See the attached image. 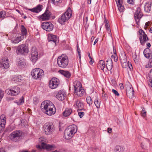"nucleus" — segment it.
Listing matches in <instances>:
<instances>
[{
  "label": "nucleus",
  "instance_id": "60",
  "mask_svg": "<svg viewBox=\"0 0 152 152\" xmlns=\"http://www.w3.org/2000/svg\"><path fill=\"white\" fill-rule=\"evenodd\" d=\"M139 33L141 34V35H142V34L143 33V34H145V32L142 30L140 29L139 31Z\"/></svg>",
  "mask_w": 152,
  "mask_h": 152
},
{
  "label": "nucleus",
  "instance_id": "43",
  "mask_svg": "<svg viewBox=\"0 0 152 152\" xmlns=\"http://www.w3.org/2000/svg\"><path fill=\"white\" fill-rule=\"evenodd\" d=\"M86 101L87 103L90 106L92 103V100L90 96H87L86 98Z\"/></svg>",
  "mask_w": 152,
  "mask_h": 152
},
{
  "label": "nucleus",
  "instance_id": "23",
  "mask_svg": "<svg viewBox=\"0 0 152 152\" xmlns=\"http://www.w3.org/2000/svg\"><path fill=\"white\" fill-rule=\"evenodd\" d=\"M120 60L121 63H125L127 61V57L125 53L124 52H122L120 56Z\"/></svg>",
  "mask_w": 152,
  "mask_h": 152
},
{
  "label": "nucleus",
  "instance_id": "7",
  "mask_svg": "<svg viewBox=\"0 0 152 152\" xmlns=\"http://www.w3.org/2000/svg\"><path fill=\"white\" fill-rule=\"evenodd\" d=\"M22 132L20 130H16L12 132L9 135L10 138L12 141H18L21 137Z\"/></svg>",
  "mask_w": 152,
  "mask_h": 152
},
{
  "label": "nucleus",
  "instance_id": "24",
  "mask_svg": "<svg viewBox=\"0 0 152 152\" xmlns=\"http://www.w3.org/2000/svg\"><path fill=\"white\" fill-rule=\"evenodd\" d=\"M76 106L78 108V110L85 111V110L83 108V103L80 101L77 100L75 102Z\"/></svg>",
  "mask_w": 152,
  "mask_h": 152
},
{
  "label": "nucleus",
  "instance_id": "26",
  "mask_svg": "<svg viewBox=\"0 0 152 152\" xmlns=\"http://www.w3.org/2000/svg\"><path fill=\"white\" fill-rule=\"evenodd\" d=\"M73 85L74 91L79 90L80 89L82 88L81 83L78 81H76L74 82L73 83Z\"/></svg>",
  "mask_w": 152,
  "mask_h": 152
},
{
  "label": "nucleus",
  "instance_id": "55",
  "mask_svg": "<svg viewBox=\"0 0 152 152\" xmlns=\"http://www.w3.org/2000/svg\"><path fill=\"white\" fill-rule=\"evenodd\" d=\"M80 50L79 48H78V47H77V51L78 53V54L79 57L80 58H81V53L80 52Z\"/></svg>",
  "mask_w": 152,
  "mask_h": 152
},
{
  "label": "nucleus",
  "instance_id": "57",
  "mask_svg": "<svg viewBox=\"0 0 152 152\" xmlns=\"http://www.w3.org/2000/svg\"><path fill=\"white\" fill-rule=\"evenodd\" d=\"M148 85L150 86H151L152 88V79H150L149 80Z\"/></svg>",
  "mask_w": 152,
  "mask_h": 152
},
{
  "label": "nucleus",
  "instance_id": "25",
  "mask_svg": "<svg viewBox=\"0 0 152 152\" xmlns=\"http://www.w3.org/2000/svg\"><path fill=\"white\" fill-rule=\"evenodd\" d=\"M118 10L120 12L124 11V6L122 5V1L121 0H115Z\"/></svg>",
  "mask_w": 152,
  "mask_h": 152
},
{
  "label": "nucleus",
  "instance_id": "22",
  "mask_svg": "<svg viewBox=\"0 0 152 152\" xmlns=\"http://www.w3.org/2000/svg\"><path fill=\"white\" fill-rule=\"evenodd\" d=\"M106 66L109 71L111 70L113 68V61L111 59L109 58L106 61Z\"/></svg>",
  "mask_w": 152,
  "mask_h": 152
},
{
  "label": "nucleus",
  "instance_id": "20",
  "mask_svg": "<svg viewBox=\"0 0 152 152\" xmlns=\"http://www.w3.org/2000/svg\"><path fill=\"white\" fill-rule=\"evenodd\" d=\"M139 39L140 43L142 45H144L145 42L149 40V39L145 34H143L142 36L141 35L139 37Z\"/></svg>",
  "mask_w": 152,
  "mask_h": 152
},
{
  "label": "nucleus",
  "instance_id": "1",
  "mask_svg": "<svg viewBox=\"0 0 152 152\" xmlns=\"http://www.w3.org/2000/svg\"><path fill=\"white\" fill-rule=\"evenodd\" d=\"M41 108L42 111L50 116L54 114L56 111L54 105L48 100L42 102Z\"/></svg>",
  "mask_w": 152,
  "mask_h": 152
},
{
  "label": "nucleus",
  "instance_id": "6",
  "mask_svg": "<svg viewBox=\"0 0 152 152\" xmlns=\"http://www.w3.org/2000/svg\"><path fill=\"white\" fill-rule=\"evenodd\" d=\"M32 77L34 79L41 78L44 75L43 71L39 68H36L32 70L31 73Z\"/></svg>",
  "mask_w": 152,
  "mask_h": 152
},
{
  "label": "nucleus",
  "instance_id": "61",
  "mask_svg": "<svg viewBox=\"0 0 152 152\" xmlns=\"http://www.w3.org/2000/svg\"><path fill=\"white\" fill-rule=\"evenodd\" d=\"M112 129L111 128H108L107 132L108 133H110L112 132Z\"/></svg>",
  "mask_w": 152,
  "mask_h": 152
},
{
  "label": "nucleus",
  "instance_id": "56",
  "mask_svg": "<svg viewBox=\"0 0 152 152\" xmlns=\"http://www.w3.org/2000/svg\"><path fill=\"white\" fill-rule=\"evenodd\" d=\"M119 86L121 89L122 90L124 89V86L123 85V84L121 83H120L119 84Z\"/></svg>",
  "mask_w": 152,
  "mask_h": 152
},
{
  "label": "nucleus",
  "instance_id": "5",
  "mask_svg": "<svg viewBox=\"0 0 152 152\" xmlns=\"http://www.w3.org/2000/svg\"><path fill=\"white\" fill-rule=\"evenodd\" d=\"M43 130L45 134L50 135L52 134L54 132L55 128L52 123H46L43 126Z\"/></svg>",
  "mask_w": 152,
  "mask_h": 152
},
{
  "label": "nucleus",
  "instance_id": "42",
  "mask_svg": "<svg viewBox=\"0 0 152 152\" xmlns=\"http://www.w3.org/2000/svg\"><path fill=\"white\" fill-rule=\"evenodd\" d=\"M21 31L23 35H26L27 34V31L26 29L23 25H22L21 26Z\"/></svg>",
  "mask_w": 152,
  "mask_h": 152
},
{
  "label": "nucleus",
  "instance_id": "27",
  "mask_svg": "<svg viewBox=\"0 0 152 152\" xmlns=\"http://www.w3.org/2000/svg\"><path fill=\"white\" fill-rule=\"evenodd\" d=\"M114 152H125V148L121 146L116 145L114 148Z\"/></svg>",
  "mask_w": 152,
  "mask_h": 152
},
{
  "label": "nucleus",
  "instance_id": "50",
  "mask_svg": "<svg viewBox=\"0 0 152 152\" xmlns=\"http://www.w3.org/2000/svg\"><path fill=\"white\" fill-rule=\"evenodd\" d=\"M112 92H113V93L115 94V96H119V94L118 93V92L116 90L114 89H113L112 90Z\"/></svg>",
  "mask_w": 152,
  "mask_h": 152
},
{
  "label": "nucleus",
  "instance_id": "54",
  "mask_svg": "<svg viewBox=\"0 0 152 152\" xmlns=\"http://www.w3.org/2000/svg\"><path fill=\"white\" fill-rule=\"evenodd\" d=\"M20 41L19 40V38L18 37L13 41V43H17L19 42Z\"/></svg>",
  "mask_w": 152,
  "mask_h": 152
},
{
  "label": "nucleus",
  "instance_id": "46",
  "mask_svg": "<svg viewBox=\"0 0 152 152\" xmlns=\"http://www.w3.org/2000/svg\"><path fill=\"white\" fill-rule=\"evenodd\" d=\"M145 67L146 68H151L152 67V61H149L147 64L146 65Z\"/></svg>",
  "mask_w": 152,
  "mask_h": 152
},
{
  "label": "nucleus",
  "instance_id": "38",
  "mask_svg": "<svg viewBox=\"0 0 152 152\" xmlns=\"http://www.w3.org/2000/svg\"><path fill=\"white\" fill-rule=\"evenodd\" d=\"M113 48V53L114 54L111 56L112 58H113L114 61L115 62H117L118 60V57L117 54L116 53V50H115V49Z\"/></svg>",
  "mask_w": 152,
  "mask_h": 152
},
{
  "label": "nucleus",
  "instance_id": "12",
  "mask_svg": "<svg viewBox=\"0 0 152 152\" xmlns=\"http://www.w3.org/2000/svg\"><path fill=\"white\" fill-rule=\"evenodd\" d=\"M41 27L44 30L47 31H50L53 28V25L50 22H45L42 23Z\"/></svg>",
  "mask_w": 152,
  "mask_h": 152
},
{
  "label": "nucleus",
  "instance_id": "36",
  "mask_svg": "<svg viewBox=\"0 0 152 152\" xmlns=\"http://www.w3.org/2000/svg\"><path fill=\"white\" fill-rule=\"evenodd\" d=\"M134 61L136 64H138L140 60V57L139 55H137L135 53L132 56Z\"/></svg>",
  "mask_w": 152,
  "mask_h": 152
},
{
  "label": "nucleus",
  "instance_id": "15",
  "mask_svg": "<svg viewBox=\"0 0 152 152\" xmlns=\"http://www.w3.org/2000/svg\"><path fill=\"white\" fill-rule=\"evenodd\" d=\"M66 96L65 92L63 90H60L56 94V97L58 100L62 101L65 99Z\"/></svg>",
  "mask_w": 152,
  "mask_h": 152
},
{
  "label": "nucleus",
  "instance_id": "35",
  "mask_svg": "<svg viewBox=\"0 0 152 152\" xmlns=\"http://www.w3.org/2000/svg\"><path fill=\"white\" fill-rule=\"evenodd\" d=\"M105 66V62L104 61L101 60L99 61L98 66L99 69L103 70Z\"/></svg>",
  "mask_w": 152,
  "mask_h": 152
},
{
  "label": "nucleus",
  "instance_id": "8",
  "mask_svg": "<svg viewBox=\"0 0 152 152\" xmlns=\"http://www.w3.org/2000/svg\"><path fill=\"white\" fill-rule=\"evenodd\" d=\"M38 53L37 49L35 47H33L31 50V54L29 56L30 60L35 63L38 59Z\"/></svg>",
  "mask_w": 152,
  "mask_h": 152
},
{
  "label": "nucleus",
  "instance_id": "51",
  "mask_svg": "<svg viewBox=\"0 0 152 152\" xmlns=\"http://www.w3.org/2000/svg\"><path fill=\"white\" fill-rule=\"evenodd\" d=\"M15 126L14 124H11L9 126V129H10V130L11 131L15 129Z\"/></svg>",
  "mask_w": 152,
  "mask_h": 152
},
{
  "label": "nucleus",
  "instance_id": "31",
  "mask_svg": "<svg viewBox=\"0 0 152 152\" xmlns=\"http://www.w3.org/2000/svg\"><path fill=\"white\" fill-rule=\"evenodd\" d=\"M17 65L21 68L24 67L25 65L24 60L22 58H19L18 61Z\"/></svg>",
  "mask_w": 152,
  "mask_h": 152
},
{
  "label": "nucleus",
  "instance_id": "2",
  "mask_svg": "<svg viewBox=\"0 0 152 152\" xmlns=\"http://www.w3.org/2000/svg\"><path fill=\"white\" fill-rule=\"evenodd\" d=\"M77 131V127L75 125L73 124L68 126L65 130L64 138L67 140L71 139Z\"/></svg>",
  "mask_w": 152,
  "mask_h": 152
},
{
  "label": "nucleus",
  "instance_id": "18",
  "mask_svg": "<svg viewBox=\"0 0 152 152\" xmlns=\"http://www.w3.org/2000/svg\"><path fill=\"white\" fill-rule=\"evenodd\" d=\"M42 147L43 149H46L48 151L53 150L56 148L55 145L47 144L44 142H42Z\"/></svg>",
  "mask_w": 152,
  "mask_h": 152
},
{
  "label": "nucleus",
  "instance_id": "21",
  "mask_svg": "<svg viewBox=\"0 0 152 152\" xmlns=\"http://www.w3.org/2000/svg\"><path fill=\"white\" fill-rule=\"evenodd\" d=\"M57 36L52 34H50L48 36V40L49 42H53L54 45L56 46V42L57 41Z\"/></svg>",
  "mask_w": 152,
  "mask_h": 152
},
{
  "label": "nucleus",
  "instance_id": "28",
  "mask_svg": "<svg viewBox=\"0 0 152 152\" xmlns=\"http://www.w3.org/2000/svg\"><path fill=\"white\" fill-rule=\"evenodd\" d=\"M72 112V110L71 108H66L63 112V115L64 117L69 116Z\"/></svg>",
  "mask_w": 152,
  "mask_h": 152
},
{
  "label": "nucleus",
  "instance_id": "49",
  "mask_svg": "<svg viewBox=\"0 0 152 152\" xmlns=\"http://www.w3.org/2000/svg\"><path fill=\"white\" fill-rule=\"evenodd\" d=\"M126 64L125 63H121L122 65V66L123 68H126L128 66H129V67L130 68V67L129 66V65L128 64L127 61L126 62Z\"/></svg>",
  "mask_w": 152,
  "mask_h": 152
},
{
  "label": "nucleus",
  "instance_id": "17",
  "mask_svg": "<svg viewBox=\"0 0 152 152\" xmlns=\"http://www.w3.org/2000/svg\"><path fill=\"white\" fill-rule=\"evenodd\" d=\"M126 93L127 95L130 94L133 95H134V90H133L132 86L131 84L128 82L126 84Z\"/></svg>",
  "mask_w": 152,
  "mask_h": 152
},
{
  "label": "nucleus",
  "instance_id": "58",
  "mask_svg": "<svg viewBox=\"0 0 152 152\" xmlns=\"http://www.w3.org/2000/svg\"><path fill=\"white\" fill-rule=\"evenodd\" d=\"M150 23V21H148L147 22H146L145 26V28H147V27L149 25V24Z\"/></svg>",
  "mask_w": 152,
  "mask_h": 152
},
{
  "label": "nucleus",
  "instance_id": "48",
  "mask_svg": "<svg viewBox=\"0 0 152 152\" xmlns=\"http://www.w3.org/2000/svg\"><path fill=\"white\" fill-rule=\"evenodd\" d=\"M150 50L148 48H147L145 49L143 51V53L144 55L145 54H146L151 52Z\"/></svg>",
  "mask_w": 152,
  "mask_h": 152
},
{
  "label": "nucleus",
  "instance_id": "30",
  "mask_svg": "<svg viewBox=\"0 0 152 152\" xmlns=\"http://www.w3.org/2000/svg\"><path fill=\"white\" fill-rule=\"evenodd\" d=\"M74 91L75 94L80 97L82 96L85 93V91L83 88L79 90H76Z\"/></svg>",
  "mask_w": 152,
  "mask_h": 152
},
{
  "label": "nucleus",
  "instance_id": "37",
  "mask_svg": "<svg viewBox=\"0 0 152 152\" xmlns=\"http://www.w3.org/2000/svg\"><path fill=\"white\" fill-rule=\"evenodd\" d=\"M100 100L97 98H96L94 101V103L97 108H99L100 107Z\"/></svg>",
  "mask_w": 152,
  "mask_h": 152
},
{
  "label": "nucleus",
  "instance_id": "34",
  "mask_svg": "<svg viewBox=\"0 0 152 152\" xmlns=\"http://www.w3.org/2000/svg\"><path fill=\"white\" fill-rule=\"evenodd\" d=\"M42 5H39L36 7L30 9V10L33 12L38 13L42 10Z\"/></svg>",
  "mask_w": 152,
  "mask_h": 152
},
{
  "label": "nucleus",
  "instance_id": "41",
  "mask_svg": "<svg viewBox=\"0 0 152 152\" xmlns=\"http://www.w3.org/2000/svg\"><path fill=\"white\" fill-rule=\"evenodd\" d=\"M49 1L56 5L61 3L62 0H49Z\"/></svg>",
  "mask_w": 152,
  "mask_h": 152
},
{
  "label": "nucleus",
  "instance_id": "4",
  "mask_svg": "<svg viewBox=\"0 0 152 152\" xmlns=\"http://www.w3.org/2000/svg\"><path fill=\"white\" fill-rule=\"evenodd\" d=\"M57 63L60 67L66 68L69 63L67 56L63 54L58 56L57 60Z\"/></svg>",
  "mask_w": 152,
  "mask_h": 152
},
{
  "label": "nucleus",
  "instance_id": "29",
  "mask_svg": "<svg viewBox=\"0 0 152 152\" xmlns=\"http://www.w3.org/2000/svg\"><path fill=\"white\" fill-rule=\"evenodd\" d=\"M59 72L62 75L66 78H69L71 77V74L70 72L68 71L64 70H60Z\"/></svg>",
  "mask_w": 152,
  "mask_h": 152
},
{
  "label": "nucleus",
  "instance_id": "13",
  "mask_svg": "<svg viewBox=\"0 0 152 152\" xmlns=\"http://www.w3.org/2000/svg\"><path fill=\"white\" fill-rule=\"evenodd\" d=\"M59 84L58 80L56 78H53L49 82V86L51 89L56 88Z\"/></svg>",
  "mask_w": 152,
  "mask_h": 152
},
{
  "label": "nucleus",
  "instance_id": "53",
  "mask_svg": "<svg viewBox=\"0 0 152 152\" xmlns=\"http://www.w3.org/2000/svg\"><path fill=\"white\" fill-rule=\"evenodd\" d=\"M127 2L130 4H134V0H127Z\"/></svg>",
  "mask_w": 152,
  "mask_h": 152
},
{
  "label": "nucleus",
  "instance_id": "62",
  "mask_svg": "<svg viewBox=\"0 0 152 152\" xmlns=\"http://www.w3.org/2000/svg\"><path fill=\"white\" fill-rule=\"evenodd\" d=\"M36 147L37 148H43L42 147V143H41V145H38L36 146Z\"/></svg>",
  "mask_w": 152,
  "mask_h": 152
},
{
  "label": "nucleus",
  "instance_id": "63",
  "mask_svg": "<svg viewBox=\"0 0 152 152\" xmlns=\"http://www.w3.org/2000/svg\"><path fill=\"white\" fill-rule=\"evenodd\" d=\"M146 46L148 48H150L151 46V44L150 43H147L146 44Z\"/></svg>",
  "mask_w": 152,
  "mask_h": 152
},
{
  "label": "nucleus",
  "instance_id": "64",
  "mask_svg": "<svg viewBox=\"0 0 152 152\" xmlns=\"http://www.w3.org/2000/svg\"><path fill=\"white\" fill-rule=\"evenodd\" d=\"M105 27L107 30L108 31H109L110 32V29L109 28V26Z\"/></svg>",
  "mask_w": 152,
  "mask_h": 152
},
{
  "label": "nucleus",
  "instance_id": "40",
  "mask_svg": "<svg viewBox=\"0 0 152 152\" xmlns=\"http://www.w3.org/2000/svg\"><path fill=\"white\" fill-rule=\"evenodd\" d=\"M21 80V77L20 75H14L13 77L12 80L13 81L18 82Z\"/></svg>",
  "mask_w": 152,
  "mask_h": 152
},
{
  "label": "nucleus",
  "instance_id": "47",
  "mask_svg": "<svg viewBox=\"0 0 152 152\" xmlns=\"http://www.w3.org/2000/svg\"><path fill=\"white\" fill-rule=\"evenodd\" d=\"M5 16L6 12L5 11H0V18H5Z\"/></svg>",
  "mask_w": 152,
  "mask_h": 152
},
{
  "label": "nucleus",
  "instance_id": "3",
  "mask_svg": "<svg viewBox=\"0 0 152 152\" xmlns=\"http://www.w3.org/2000/svg\"><path fill=\"white\" fill-rule=\"evenodd\" d=\"M72 15V10L70 7H69L67 10L59 17L58 21L61 24H63L71 18Z\"/></svg>",
  "mask_w": 152,
  "mask_h": 152
},
{
  "label": "nucleus",
  "instance_id": "59",
  "mask_svg": "<svg viewBox=\"0 0 152 152\" xmlns=\"http://www.w3.org/2000/svg\"><path fill=\"white\" fill-rule=\"evenodd\" d=\"M0 152H7V151L4 148H1L0 149Z\"/></svg>",
  "mask_w": 152,
  "mask_h": 152
},
{
  "label": "nucleus",
  "instance_id": "39",
  "mask_svg": "<svg viewBox=\"0 0 152 152\" xmlns=\"http://www.w3.org/2000/svg\"><path fill=\"white\" fill-rule=\"evenodd\" d=\"M14 102L15 103L17 104L18 105L22 104L24 102V98L23 96H22L18 101H15Z\"/></svg>",
  "mask_w": 152,
  "mask_h": 152
},
{
  "label": "nucleus",
  "instance_id": "32",
  "mask_svg": "<svg viewBox=\"0 0 152 152\" xmlns=\"http://www.w3.org/2000/svg\"><path fill=\"white\" fill-rule=\"evenodd\" d=\"M149 144V140L147 139H145L141 144V147L142 149H145Z\"/></svg>",
  "mask_w": 152,
  "mask_h": 152
},
{
  "label": "nucleus",
  "instance_id": "44",
  "mask_svg": "<svg viewBox=\"0 0 152 152\" xmlns=\"http://www.w3.org/2000/svg\"><path fill=\"white\" fill-rule=\"evenodd\" d=\"M144 56L146 58L150 59L152 58V54L151 52L148 53H147L146 54H145Z\"/></svg>",
  "mask_w": 152,
  "mask_h": 152
},
{
  "label": "nucleus",
  "instance_id": "33",
  "mask_svg": "<svg viewBox=\"0 0 152 152\" xmlns=\"http://www.w3.org/2000/svg\"><path fill=\"white\" fill-rule=\"evenodd\" d=\"M151 3L150 2H148L145 4L144 6V10L146 12H149L151 10Z\"/></svg>",
  "mask_w": 152,
  "mask_h": 152
},
{
  "label": "nucleus",
  "instance_id": "45",
  "mask_svg": "<svg viewBox=\"0 0 152 152\" xmlns=\"http://www.w3.org/2000/svg\"><path fill=\"white\" fill-rule=\"evenodd\" d=\"M141 114L142 116L143 117H145L146 115V112L145 111V109L144 107L142 108Z\"/></svg>",
  "mask_w": 152,
  "mask_h": 152
},
{
  "label": "nucleus",
  "instance_id": "10",
  "mask_svg": "<svg viewBox=\"0 0 152 152\" xmlns=\"http://www.w3.org/2000/svg\"><path fill=\"white\" fill-rule=\"evenodd\" d=\"M16 52L18 54L25 55L28 53V48L26 45L21 44L18 46Z\"/></svg>",
  "mask_w": 152,
  "mask_h": 152
},
{
  "label": "nucleus",
  "instance_id": "19",
  "mask_svg": "<svg viewBox=\"0 0 152 152\" xmlns=\"http://www.w3.org/2000/svg\"><path fill=\"white\" fill-rule=\"evenodd\" d=\"M50 12L46 10L44 13L40 16V18L43 21L48 20L50 18Z\"/></svg>",
  "mask_w": 152,
  "mask_h": 152
},
{
  "label": "nucleus",
  "instance_id": "16",
  "mask_svg": "<svg viewBox=\"0 0 152 152\" xmlns=\"http://www.w3.org/2000/svg\"><path fill=\"white\" fill-rule=\"evenodd\" d=\"M6 118L4 115H1L0 118V132L4 129L6 123Z\"/></svg>",
  "mask_w": 152,
  "mask_h": 152
},
{
  "label": "nucleus",
  "instance_id": "52",
  "mask_svg": "<svg viewBox=\"0 0 152 152\" xmlns=\"http://www.w3.org/2000/svg\"><path fill=\"white\" fill-rule=\"evenodd\" d=\"M84 113L83 112H79L78 113V115L80 118H82L84 115Z\"/></svg>",
  "mask_w": 152,
  "mask_h": 152
},
{
  "label": "nucleus",
  "instance_id": "11",
  "mask_svg": "<svg viewBox=\"0 0 152 152\" xmlns=\"http://www.w3.org/2000/svg\"><path fill=\"white\" fill-rule=\"evenodd\" d=\"M143 14L141 12L140 8L137 7L136 10L134 15V19L137 25H139L140 20Z\"/></svg>",
  "mask_w": 152,
  "mask_h": 152
},
{
  "label": "nucleus",
  "instance_id": "9",
  "mask_svg": "<svg viewBox=\"0 0 152 152\" xmlns=\"http://www.w3.org/2000/svg\"><path fill=\"white\" fill-rule=\"evenodd\" d=\"M20 91V89L18 87L15 86L9 89L6 90L5 92L8 95L14 96L18 95Z\"/></svg>",
  "mask_w": 152,
  "mask_h": 152
},
{
  "label": "nucleus",
  "instance_id": "14",
  "mask_svg": "<svg viewBox=\"0 0 152 152\" xmlns=\"http://www.w3.org/2000/svg\"><path fill=\"white\" fill-rule=\"evenodd\" d=\"M9 61L6 57L2 58L0 61V66L3 69H7L9 67Z\"/></svg>",
  "mask_w": 152,
  "mask_h": 152
}]
</instances>
